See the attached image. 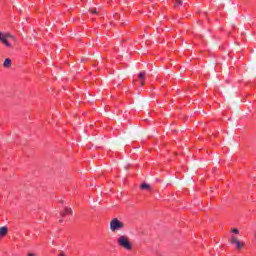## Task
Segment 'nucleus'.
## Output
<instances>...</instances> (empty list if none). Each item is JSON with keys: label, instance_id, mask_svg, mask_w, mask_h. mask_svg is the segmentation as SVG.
<instances>
[{"label": "nucleus", "instance_id": "nucleus-4", "mask_svg": "<svg viewBox=\"0 0 256 256\" xmlns=\"http://www.w3.org/2000/svg\"><path fill=\"white\" fill-rule=\"evenodd\" d=\"M229 243L236 245L238 251H242L245 248V242H240L235 236L230 238Z\"/></svg>", "mask_w": 256, "mask_h": 256}, {"label": "nucleus", "instance_id": "nucleus-16", "mask_svg": "<svg viewBox=\"0 0 256 256\" xmlns=\"http://www.w3.org/2000/svg\"><path fill=\"white\" fill-rule=\"evenodd\" d=\"M59 223H63V219H60V220H59Z\"/></svg>", "mask_w": 256, "mask_h": 256}, {"label": "nucleus", "instance_id": "nucleus-18", "mask_svg": "<svg viewBox=\"0 0 256 256\" xmlns=\"http://www.w3.org/2000/svg\"><path fill=\"white\" fill-rule=\"evenodd\" d=\"M121 25H125V23H121Z\"/></svg>", "mask_w": 256, "mask_h": 256}, {"label": "nucleus", "instance_id": "nucleus-9", "mask_svg": "<svg viewBox=\"0 0 256 256\" xmlns=\"http://www.w3.org/2000/svg\"><path fill=\"white\" fill-rule=\"evenodd\" d=\"M138 79H140V81H145L146 79V73L145 71H142L138 74Z\"/></svg>", "mask_w": 256, "mask_h": 256}, {"label": "nucleus", "instance_id": "nucleus-6", "mask_svg": "<svg viewBox=\"0 0 256 256\" xmlns=\"http://www.w3.org/2000/svg\"><path fill=\"white\" fill-rule=\"evenodd\" d=\"M140 189L141 191H153V187L145 182L140 185Z\"/></svg>", "mask_w": 256, "mask_h": 256}, {"label": "nucleus", "instance_id": "nucleus-7", "mask_svg": "<svg viewBox=\"0 0 256 256\" xmlns=\"http://www.w3.org/2000/svg\"><path fill=\"white\" fill-rule=\"evenodd\" d=\"M9 233V228L7 226L1 227L0 228V239H3Z\"/></svg>", "mask_w": 256, "mask_h": 256}, {"label": "nucleus", "instance_id": "nucleus-13", "mask_svg": "<svg viewBox=\"0 0 256 256\" xmlns=\"http://www.w3.org/2000/svg\"><path fill=\"white\" fill-rule=\"evenodd\" d=\"M90 13H92V15H97V9H90Z\"/></svg>", "mask_w": 256, "mask_h": 256}, {"label": "nucleus", "instance_id": "nucleus-2", "mask_svg": "<svg viewBox=\"0 0 256 256\" xmlns=\"http://www.w3.org/2000/svg\"><path fill=\"white\" fill-rule=\"evenodd\" d=\"M7 39H15V36L11 35L10 33L3 34L0 32V41L3 45L7 46L9 49L13 48V45Z\"/></svg>", "mask_w": 256, "mask_h": 256}, {"label": "nucleus", "instance_id": "nucleus-8", "mask_svg": "<svg viewBox=\"0 0 256 256\" xmlns=\"http://www.w3.org/2000/svg\"><path fill=\"white\" fill-rule=\"evenodd\" d=\"M11 63H12L11 58H6L4 60L3 67H5L6 69H9V67H11Z\"/></svg>", "mask_w": 256, "mask_h": 256}, {"label": "nucleus", "instance_id": "nucleus-15", "mask_svg": "<svg viewBox=\"0 0 256 256\" xmlns=\"http://www.w3.org/2000/svg\"><path fill=\"white\" fill-rule=\"evenodd\" d=\"M27 256H37L35 253H28Z\"/></svg>", "mask_w": 256, "mask_h": 256}, {"label": "nucleus", "instance_id": "nucleus-11", "mask_svg": "<svg viewBox=\"0 0 256 256\" xmlns=\"http://www.w3.org/2000/svg\"><path fill=\"white\" fill-rule=\"evenodd\" d=\"M174 5L175 7H177V5L181 7V5H183V0H176V3Z\"/></svg>", "mask_w": 256, "mask_h": 256}, {"label": "nucleus", "instance_id": "nucleus-1", "mask_svg": "<svg viewBox=\"0 0 256 256\" xmlns=\"http://www.w3.org/2000/svg\"><path fill=\"white\" fill-rule=\"evenodd\" d=\"M117 244L119 245V247H122V249H125L126 251H133V243H131V240L128 236H120L117 239Z\"/></svg>", "mask_w": 256, "mask_h": 256}, {"label": "nucleus", "instance_id": "nucleus-17", "mask_svg": "<svg viewBox=\"0 0 256 256\" xmlns=\"http://www.w3.org/2000/svg\"><path fill=\"white\" fill-rule=\"evenodd\" d=\"M60 203L63 204V200H60Z\"/></svg>", "mask_w": 256, "mask_h": 256}, {"label": "nucleus", "instance_id": "nucleus-10", "mask_svg": "<svg viewBox=\"0 0 256 256\" xmlns=\"http://www.w3.org/2000/svg\"><path fill=\"white\" fill-rule=\"evenodd\" d=\"M230 233H234V235H239V229L237 228H231Z\"/></svg>", "mask_w": 256, "mask_h": 256}, {"label": "nucleus", "instance_id": "nucleus-12", "mask_svg": "<svg viewBox=\"0 0 256 256\" xmlns=\"http://www.w3.org/2000/svg\"><path fill=\"white\" fill-rule=\"evenodd\" d=\"M201 17H202V19L205 18V19H207V21H209V17L207 16V13H206V12H203V13L201 14Z\"/></svg>", "mask_w": 256, "mask_h": 256}, {"label": "nucleus", "instance_id": "nucleus-5", "mask_svg": "<svg viewBox=\"0 0 256 256\" xmlns=\"http://www.w3.org/2000/svg\"><path fill=\"white\" fill-rule=\"evenodd\" d=\"M67 215H73V209L66 207L62 212H60V217L65 218Z\"/></svg>", "mask_w": 256, "mask_h": 256}, {"label": "nucleus", "instance_id": "nucleus-3", "mask_svg": "<svg viewBox=\"0 0 256 256\" xmlns=\"http://www.w3.org/2000/svg\"><path fill=\"white\" fill-rule=\"evenodd\" d=\"M123 227H125V223L117 218H114L110 221V229L113 233H115V231H119V229H123Z\"/></svg>", "mask_w": 256, "mask_h": 256}, {"label": "nucleus", "instance_id": "nucleus-14", "mask_svg": "<svg viewBox=\"0 0 256 256\" xmlns=\"http://www.w3.org/2000/svg\"><path fill=\"white\" fill-rule=\"evenodd\" d=\"M145 86V80H140V87H144Z\"/></svg>", "mask_w": 256, "mask_h": 256}]
</instances>
